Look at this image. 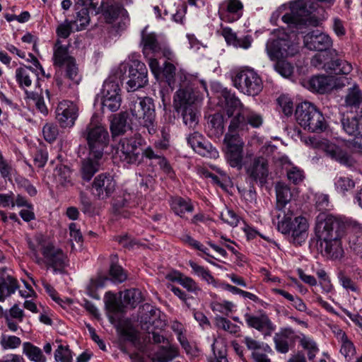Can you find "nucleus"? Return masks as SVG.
Listing matches in <instances>:
<instances>
[{"instance_id": "7ed1b4c3", "label": "nucleus", "mask_w": 362, "mask_h": 362, "mask_svg": "<svg viewBox=\"0 0 362 362\" xmlns=\"http://www.w3.org/2000/svg\"><path fill=\"white\" fill-rule=\"evenodd\" d=\"M81 136L87 141L90 155L102 158L109 145L110 136L107 127L98 120L96 115L91 117L90 122L81 132Z\"/></svg>"}, {"instance_id": "c9c22d12", "label": "nucleus", "mask_w": 362, "mask_h": 362, "mask_svg": "<svg viewBox=\"0 0 362 362\" xmlns=\"http://www.w3.org/2000/svg\"><path fill=\"white\" fill-rule=\"evenodd\" d=\"M316 110V107L309 102L298 104L295 111L296 121L300 126L305 125L308 122L313 112H315Z\"/></svg>"}, {"instance_id": "774afa93", "label": "nucleus", "mask_w": 362, "mask_h": 362, "mask_svg": "<svg viewBox=\"0 0 362 362\" xmlns=\"http://www.w3.org/2000/svg\"><path fill=\"white\" fill-rule=\"evenodd\" d=\"M116 240L122 247L129 250L132 249L137 244L135 239L131 238L128 234L117 236Z\"/></svg>"}, {"instance_id": "6ab92c4d", "label": "nucleus", "mask_w": 362, "mask_h": 362, "mask_svg": "<svg viewBox=\"0 0 362 362\" xmlns=\"http://www.w3.org/2000/svg\"><path fill=\"white\" fill-rule=\"evenodd\" d=\"M303 43L307 49L322 53L332 47V40L328 35L319 30H315L307 33L303 36Z\"/></svg>"}, {"instance_id": "58836bf2", "label": "nucleus", "mask_w": 362, "mask_h": 362, "mask_svg": "<svg viewBox=\"0 0 362 362\" xmlns=\"http://www.w3.org/2000/svg\"><path fill=\"white\" fill-rule=\"evenodd\" d=\"M53 59L55 66L62 67L75 59L69 54L68 47L61 45L60 41L57 40L54 48Z\"/></svg>"}, {"instance_id": "cd10ccee", "label": "nucleus", "mask_w": 362, "mask_h": 362, "mask_svg": "<svg viewBox=\"0 0 362 362\" xmlns=\"http://www.w3.org/2000/svg\"><path fill=\"white\" fill-rule=\"evenodd\" d=\"M145 313L141 317V325L143 329H146L148 333L151 332L149 329L151 327H158L161 323L160 320V310L152 306L150 304H145L144 305Z\"/></svg>"}, {"instance_id": "4d7b16f0", "label": "nucleus", "mask_w": 362, "mask_h": 362, "mask_svg": "<svg viewBox=\"0 0 362 362\" xmlns=\"http://www.w3.org/2000/svg\"><path fill=\"white\" fill-rule=\"evenodd\" d=\"M21 344V339L16 336H6L3 334L1 337L0 345L4 350L16 349Z\"/></svg>"}, {"instance_id": "473e14b6", "label": "nucleus", "mask_w": 362, "mask_h": 362, "mask_svg": "<svg viewBox=\"0 0 362 362\" xmlns=\"http://www.w3.org/2000/svg\"><path fill=\"white\" fill-rule=\"evenodd\" d=\"M54 176L57 182L64 187L74 185L72 170L66 164L62 163L57 164L54 170Z\"/></svg>"}, {"instance_id": "4c0bfd02", "label": "nucleus", "mask_w": 362, "mask_h": 362, "mask_svg": "<svg viewBox=\"0 0 362 362\" xmlns=\"http://www.w3.org/2000/svg\"><path fill=\"white\" fill-rule=\"evenodd\" d=\"M276 209L285 211L286 205L291 201L292 194L290 188L284 183L279 182L276 185Z\"/></svg>"}, {"instance_id": "e433bc0d", "label": "nucleus", "mask_w": 362, "mask_h": 362, "mask_svg": "<svg viewBox=\"0 0 362 362\" xmlns=\"http://www.w3.org/2000/svg\"><path fill=\"white\" fill-rule=\"evenodd\" d=\"M178 355L177 349L173 346H160L153 354V362H170Z\"/></svg>"}, {"instance_id": "4be33fe9", "label": "nucleus", "mask_w": 362, "mask_h": 362, "mask_svg": "<svg viewBox=\"0 0 362 362\" xmlns=\"http://www.w3.org/2000/svg\"><path fill=\"white\" fill-rule=\"evenodd\" d=\"M135 122L133 118L129 117L127 111H122L114 114L111 117L110 129L112 139L124 135L127 131L132 129V124Z\"/></svg>"}, {"instance_id": "338daca9", "label": "nucleus", "mask_w": 362, "mask_h": 362, "mask_svg": "<svg viewBox=\"0 0 362 362\" xmlns=\"http://www.w3.org/2000/svg\"><path fill=\"white\" fill-rule=\"evenodd\" d=\"M48 159V153L45 150L38 149L34 154V164L39 168H43Z\"/></svg>"}, {"instance_id": "6e6552de", "label": "nucleus", "mask_w": 362, "mask_h": 362, "mask_svg": "<svg viewBox=\"0 0 362 362\" xmlns=\"http://www.w3.org/2000/svg\"><path fill=\"white\" fill-rule=\"evenodd\" d=\"M233 86L240 92L249 96L257 95L263 88L261 77L249 67L236 71L232 76Z\"/></svg>"}, {"instance_id": "4468645a", "label": "nucleus", "mask_w": 362, "mask_h": 362, "mask_svg": "<svg viewBox=\"0 0 362 362\" xmlns=\"http://www.w3.org/2000/svg\"><path fill=\"white\" fill-rule=\"evenodd\" d=\"M117 182L107 173L98 175L91 184V194L98 200H106L112 197L116 190Z\"/></svg>"}, {"instance_id": "9d476101", "label": "nucleus", "mask_w": 362, "mask_h": 362, "mask_svg": "<svg viewBox=\"0 0 362 362\" xmlns=\"http://www.w3.org/2000/svg\"><path fill=\"white\" fill-rule=\"evenodd\" d=\"M145 139L140 134L120 139L117 152L121 160L127 164L139 165L142 163V147L146 146Z\"/></svg>"}, {"instance_id": "09e8293b", "label": "nucleus", "mask_w": 362, "mask_h": 362, "mask_svg": "<svg viewBox=\"0 0 362 362\" xmlns=\"http://www.w3.org/2000/svg\"><path fill=\"white\" fill-rule=\"evenodd\" d=\"M78 200L82 212L84 214L88 215L90 216H93L95 214V207L89 196L86 193L81 192L79 194Z\"/></svg>"}, {"instance_id": "a878e982", "label": "nucleus", "mask_w": 362, "mask_h": 362, "mask_svg": "<svg viewBox=\"0 0 362 362\" xmlns=\"http://www.w3.org/2000/svg\"><path fill=\"white\" fill-rule=\"evenodd\" d=\"M187 144L202 156H211L216 153L211 144L204 139L203 136L198 132H194L187 138Z\"/></svg>"}, {"instance_id": "5fc2aeb1", "label": "nucleus", "mask_w": 362, "mask_h": 362, "mask_svg": "<svg viewBox=\"0 0 362 362\" xmlns=\"http://www.w3.org/2000/svg\"><path fill=\"white\" fill-rule=\"evenodd\" d=\"M340 353L344 356L346 361H349L356 354V349L354 344L349 339L347 336H344L341 341Z\"/></svg>"}, {"instance_id": "a18cd8bd", "label": "nucleus", "mask_w": 362, "mask_h": 362, "mask_svg": "<svg viewBox=\"0 0 362 362\" xmlns=\"http://www.w3.org/2000/svg\"><path fill=\"white\" fill-rule=\"evenodd\" d=\"M117 255H111L110 275L115 282L122 283L127 279V274L122 267L117 264Z\"/></svg>"}, {"instance_id": "20e7f679", "label": "nucleus", "mask_w": 362, "mask_h": 362, "mask_svg": "<svg viewBox=\"0 0 362 362\" xmlns=\"http://www.w3.org/2000/svg\"><path fill=\"white\" fill-rule=\"evenodd\" d=\"M198 100V92L191 86L180 88L174 96L175 109L181 114L185 124L189 128H194L199 122Z\"/></svg>"}, {"instance_id": "423d86ee", "label": "nucleus", "mask_w": 362, "mask_h": 362, "mask_svg": "<svg viewBox=\"0 0 362 362\" xmlns=\"http://www.w3.org/2000/svg\"><path fill=\"white\" fill-rule=\"evenodd\" d=\"M129 110L135 122L146 127L150 134L156 132L155 105L151 98H138L136 100H132Z\"/></svg>"}, {"instance_id": "39448f33", "label": "nucleus", "mask_w": 362, "mask_h": 362, "mask_svg": "<svg viewBox=\"0 0 362 362\" xmlns=\"http://www.w3.org/2000/svg\"><path fill=\"white\" fill-rule=\"evenodd\" d=\"M293 212L288 209V211H283V216L279 214L277 228L279 231L285 235H291L293 243L301 245L308 237V224L305 218L303 216L295 217L292 220Z\"/></svg>"}, {"instance_id": "72a5a7b5", "label": "nucleus", "mask_w": 362, "mask_h": 362, "mask_svg": "<svg viewBox=\"0 0 362 362\" xmlns=\"http://www.w3.org/2000/svg\"><path fill=\"white\" fill-rule=\"evenodd\" d=\"M223 9L226 12L228 22L239 20L243 13V4L240 0H225Z\"/></svg>"}, {"instance_id": "37998d69", "label": "nucleus", "mask_w": 362, "mask_h": 362, "mask_svg": "<svg viewBox=\"0 0 362 362\" xmlns=\"http://www.w3.org/2000/svg\"><path fill=\"white\" fill-rule=\"evenodd\" d=\"M23 353L34 362H46V358L42 350L30 342H24L23 344Z\"/></svg>"}, {"instance_id": "680f3d73", "label": "nucleus", "mask_w": 362, "mask_h": 362, "mask_svg": "<svg viewBox=\"0 0 362 362\" xmlns=\"http://www.w3.org/2000/svg\"><path fill=\"white\" fill-rule=\"evenodd\" d=\"M220 218L224 223L233 227L237 226L239 223L238 216L231 209H226V211L221 212Z\"/></svg>"}, {"instance_id": "49530a36", "label": "nucleus", "mask_w": 362, "mask_h": 362, "mask_svg": "<svg viewBox=\"0 0 362 362\" xmlns=\"http://www.w3.org/2000/svg\"><path fill=\"white\" fill-rule=\"evenodd\" d=\"M29 249L32 251L33 257L35 258L36 262L40 264L41 258L38 255V247H40L42 250L46 247V240L42 234H37L33 240L28 238L27 240Z\"/></svg>"}, {"instance_id": "79ce46f5", "label": "nucleus", "mask_w": 362, "mask_h": 362, "mask_svg": "<svg viewBox=\"0 0 362 362\" xmlns=\"http://www.w3.org/2000/svg\"><path fill=\"white\" fill-rule=\"evenodd\" d=\"M172 209L175 214L182 217L186 213H191L194 210V206L189 199H185L182 197H175L172 200Z\"/></svg>"}, {"instance_id": "5701e85b", "label": "nucleus", "mask_w": 362, "mask_h": 362, "mask_svg": "<svg viewBox=\"0 0 362 362\" xmlns=\"http://www.w3.org/2000/svg\"><path fill=\"white\" fill-rule=\"evenodd\" d=\"M244 318L249 327L262 332L264 337L270 336L276 328L265 313H262L259 315H253L246 313L244 315Z\"/></svg>"}, {"instance_id": "dca6fc26", "label": "nucleus", "mask_w": 362, "mask_h": 362, "mask_svg": "<svg viewBox=\"0 0 362 362\" xmlns=\"http://www.w3.org/2000/svg\"><path fill=\"white\" fill-rule=\"evenodd\" d=\"M246 173L252 182H259L261 186L267 183L269 175V164L263 156L255 157L246 168Z\"/></svg>"}, {"instance_id": "0eeeda50", "label": "nucleus", "mask_w": 362, "mask_h": 362, "mask_svg": "<svg viewBox=\"0 0 362 362\" xmlns=\"http://www.w3.org/2000/svg\"><path fill=\"white\" fill-rule=\"evenodd\" d=\"M311 64L330 75H347L353 69L349 62L338 57L335 50L329 51V54H316L311 59Z\"/></svg>"}, {"instance_id": "1a4fd4ad", "label": "nucleus", "mask_w": 362, "mask_h": 362, "mask_svg": "<svg viewBox=\"0 0 362 362\" xmlns=\"http://www.w3.org/2000/svg\"><path fill=\"white\" fill-rule=\"evenodd\" d=\"M243 133L239 129H230L229 125L223 139L226 159L231 167L238 169L243 167L244 142L240 136Z\"/></svg>"}, {"instance_id": "f03ea898", "label": "nucleus", "mask_w": 362, "mask_h": 362, "mask_svg": "<svg viewBox=\"0 0 362 362\" xmlns=\"http://www.w3.org/2000/svg\"><path fill=\"white\" fill-rule=\"evenodd\" d=\"M288 32L283 28L274 30L266 44L269 59L276 61L274 64L275 71L285 78L292 75L293 67L290 63L280 59L294 56L298 52V43L293 38L298 34H302L292 32L288 28Z\"/></svg>"}, {"instance_id": "393cba45", "label": "nucleus", "mask_w": 362, "mask_h": 362, "mask_svg": "<svg viewBox=\"0 0 362 362\" xmlns=\"http://www.w3.org/2000/svg\"><path fill=\"white\" fill-rule=\"evenodd\" d=\"M324 151L328 157L344 166L350 168L354 166L356 163L354 158L346 151L334 144H325Z\"/></svg>"}, {"instance_id": "3c124183", "label": "nucleus", "mask_w": 362, "mask_h": 362, "mask_svg": "<svg viewBox=\"0 0 362 362\" xmlns=\"http://www.w3.org/2000/svg\"><path fill=\"white\" fill-rule=\"evenodd\" d=\"M337 191L344 194L355 187L354 181L349 177H339L334 182Z\"/></svg>"}, {"instance_id": "603ef678", "label": "nucleus", "mask_w": 362, "mask_h": 362, "mask_svg": "<svg viewBox=\"0 0 362 362\" xmlns=\"http://www.w3.org/2000/svg\"><path fill=\"white\" fill-rule=\"evenodd\" d=\"M123 300L124 303L135 308L142 300L141 293L139 289H129L124 292Z\"/></svg>"}, {"instance_id": "b1692460", "label": "nucleus", "mask_w": 362, "mask_h": 362, "mask_svg": "<svg viewBox=\"0 0 362 362\" xmlns=\"http://www.w3.org/2000/svg\"><path fill=\"white\" fill-rule=\"evenodd\" d=\"M140 47L145 57L158 56L162 49V43L159 42L156 33H148L145 27L141 33Z\"/></svg>"}, {"instance_id": "bf43d9fd", "label": "nucleus", "mask_w": 362, "mask_h": 362, "mask_svg": "<svg viewBox=\"0 0 362 362\" xmlns=\"http://www.w3.org/2000/svg\"><path fill=\"white\" fill-rule=\"evenodd\" d=\"M181 240L186 244H188L193 248L202 252L204 254L207 255L208 257H213L211 255H209L208 252V249L204 246L198 240L194 239L191 235L188 234L184 235Z\"/></svg>"}, {"instance_id": "0e129e2a", "label": "nucleus", "mask_w": 362, "mask_h": 362, "mask_svg": "<svg viewBox=\"0 0 362 362\" xmlns=\"http://www.w3.org/2000/svg\"><path fill=\"white\" fill-rule=\"evenodd\" d=\"M278 104L281 108L283 113L286 116H291L293 111V104L291 99L285 96H280L277 99Z\"/></svg>"}, {"instance_id": "69168bd1", "label": "nucleus", "mask_w": 362, "mask_h": 362, "mask_svg": "<svg viewBox=\"0 0 362 362\" xmlns=\"http://www.w3.org/2000/svg\"><path fill=\"white\" fill-rule=\"evenodd\" d=\"M287 177L290 182L294 185H298L304 178L303 171L297 167H292L287 170Z\"/></svg>"}, {"instance_id": "de8ad7c7", "label": "nucleus", "mask_w": 362, "mask_h": 362, "mask_svg": "<svg viewBox=\"0 0 362 362\" xmlns=\"http://www.w3.org/2000/svg\"><path fill=\"white\" fill-rule=\"evenodd\" d=\"M345 102L347 106L358 108L362 103V93L356 84L348 89Z\"/></svg>"}, {"instance_id": "a211bd4d", "label": "nucleus", "mask_w": 362, "mask_h": 362, "mask_svg": "<svg viewBox=\"0 0 362 362\" xmlns=\"http://www.w3.org/2000/svg\"><path fill=\"white\" fill-rule=\"evenodd\" d=\"M42 255L47 265L53 268L54 272L62 273L68 266L69 259L62 250L55 247L52 244H47L43 247Z\"/></svg>"}, {"instance_id": "864d4df0", "label": "nucleus", "mask_w": 362, "mask_h": 362, "mask_svg": "<svg viewBox=\"0 0 362 362\" xmlns=\"http://www.w3.org/2000/svg\"><path fill=\"white\" fill-rule=\"evenodd\" d=\"M216 326L223 329L230 334H236L240 331V327L232 323L229 320L221 316H217L215 318Z\"/></svg>"}, {"instance_id": "052dcab7", "label": "nucleus", "mask_w": 362, "mask_h": 362, "mask_svg": "<svg viewBox=\"0 0 362 362\" xmlns=\"http://www.w3.org/2000/svg\"><path fill=\"white\" fill-rule=\"evenodd\" d=\"M45 139L51 143L54 141L59 134L58 127L53 124H46L42 129Z\"/></svg>"}, {"instance_id": "ddd939ff", "label": "nucleus", "mask_w": 362, "mask_h": 362, "mask_svg": "<svg viewBox=\"0 0 362 362\" xmlns=\"http://www.w3.org/2000/svg\"><path fill=\"white\" fill-rule=\"evenodd\" d=\"M101 108L103 112L117 111L122 104L121 88L118 82L106 80L101 90Z\"/></svg>"}, {"instance_id": "6e6d98bb", "label": "nucleus", "mask_w": 362, "mask_h": 362, "mask_svg": "<svg viewBox=\"0 0 362 362\" xmlns=\"http://www.w3.org/2000/svg\"><path fill=\"white\" fill-rule=\"evenodd\" d=\"M66 65V76L74 83L78 84L81 76L78 74V68L76 63V59L65 64Z\"/></svg>"}, {"instance_id": "8fccbe9b", "label": "nucleus", "mask_w": 362, "mask_h": 362, "mask_svg": "<svg viewBox=\"0 0 362 362\" xmlns=\"http://www.w3.org/2000/svg\"><path fill=\"white\" fill-rule=\"evenodd\" d=\"M72 354L68 345L60 344L54 351V360L56 362H73Z\"/></svg>"}, {"instance_id": "bb28decb", "label": "nucleus", "mask_w": 362, "mask_h": 362, "mask_svg": "<svg viewBox=\"0 0 362 362\" xmlns=\"http://www.w3.org/2000/svg\"><path fill=\"white\" fill-rule=\"evenodd\" d=\"M74 9L76 21L79 22L80 26L83 28L89 23L90 15L96 16L99 14V4L96 5L95 8V6L89 4L87 1L78 0Z\"/></svg>"}, {"instance_id": "e2e57ef3", "label": "nucleus", "mask_w": 362, "mask_h": 362, "mask_svg": "<svg viewBox=\"0 0 362 362\" xmlns=\"http://www.w3.org/2000/svg\"><path fill=\"white\" fill-rule=\"evenodd\" d=\"M177 339L187 354L192 356H197L198 355L199 350L195 346L190 345L182 332H179Z\"/></svg>"}, {"instance_id": "9b49d317", "label": "nucleus", "mask_w": 362, "mask_h": 362, "mask_svg": "<svg viewBox=\"0 0 362 362\" xmlns=\"http://www.w3.org/2000/svg\"><path fill=\"white\" fill-rule=\"evenodd\" d=\"M99 13H101L105 23L112 24L119 20L114 26L117 31L125 30L129 23V16L122 4L111 0H103L99 4Z\"/></svg>"}, {"instance_id": "aec40b11", "label": "nucleus", "mask_w": 362, "mask_h": 362, "mask_svg": "<svg viewBox=\"0 0 362 362\" xmlns=\"http://www.w3.org/2000/svg\"><path fill=\"white\" fill-rule=\"evenodd\" d=\"M55 113L56 119L61 127H71L78 117V108L72 102L64 100L59 103Z\"/></svg>"}, {"instance_id": "c03bdc74", "label": "nucleus", "mask_w": 362, "mask_h": 362, "mask_svg": "<svg viewBox=\"0 0 362 362\" xmlns=\"http://www.w3.org/2000/svg\"><path fill=\"white\" fill-rule=\"evenodd\" d=\"M293 332L290 329L282 330L280 333H276L274 337L275 348L281 354H286L289 350L288 337Z\"/></svg>"}, {"instance_id": "412c9836", "label": "nucleus", "mask_w": 362, "mask_h": 362, "mask_svg": "<svg viewBox=\"0 0 362 362\" xmlns=\"http://www.w3.org/2000/svg\"><path fill=\"white\" fill-rule=\"evenodd\" d=\"M218 103L230 119L245 107L235 93L226 88L221 90Z\"/></svg>"}, {"instance_id": "13d9d810", "label": "nucleus", "mask_w": 362, "mask_h": 362, "mask_svg": "<svg viewBox=\"0 0 362 362\" xmlns=\"http://www.w3.org/2000/svg\"><path fill=\"white\" fill-rule=\"evenodd\" d=\"M175 66L172 63L167 62L164 63V66L161 69L160 74H162L170 86L175 83Z\"/></svg>"}, {"instance_id": "ea45409f", "label": "nucleus", "mask_w": 362, "mask_h": 362, "mask_svg": "<svg viewBox=\"0 0 362 362\" xmlns=\"http://www.w3.org/2000/svg\"><path fill=\"white\" fill-rule=\"evenodd\" d=\"M354 233L349 238L350 249L362 258V226L357 222L353 223Z\"/></svg>"}, {"instance_id": "f257e3e1", "label": "nucleus", "mask_w": 362, "mask_h": 362, "mask_svg": "<svg viewBox=\"0 0 362 362\" xmlns=\"http://www.w3.org/2000/svg\"><path fill=\"white\" fill-rule=\"evenodd\" d=\"M346 223L331 214H320L317 217L315 228L322 253L332 259H339L344 254L341 238L345 235Z\"/></svg>"}, {"instance_id": "c85d7f7f", "label": "nucleus", "mask_w": 362, "mask_h": 362, "mask_svg": "<svg viewBox=\"0 0 362 362\" xmlns=\"http://www.w3.org/2000/svg\"><path fill=\"white\" fill-rule=\"evenodd\" d=\"M206 131L208 136L214 139H219L223 134L225 124L224 117L221 113L216 112L209 116Z\"/></svg>"}, {"instance_id": "2eb2a0df", "label": "nucleus", "mask_w": 362, "mask_h": 362, "mask_svg": "<svg viewBox=\"0 0 362 362\" xmlns=\"http://www.w3.org/2000/svg\"><path fill=\"white\" fill-rule=\"evenodd\" d=\"M127 89L135 91L148 83V70L144 63L135 60L128 65Z\"/></svg>"}, {"instance_id": "f3484780", "label": "nucleus", "mask_w": 362, "mask_h": 362, "mask_svg": "<svg viewBox=\"0 0 362 362\" xmlns=\"http://www.w3.org/2000/svg\"><path fill=\"white\" fill-rule=\"evenodd\" d=\"M341 126L348 135L354 137L352 147L362 153V117H343Z\"/></svg>"}, {"instance_id": "f704fd0d", "label": "nucleus", "mask_w": 362, "mask_h": 362, "mask_svg": "<svg viewBox=\"0 0 362 362\" xmlns=\"http://www.w3.org/2000/svg\"><path fill=\"white\" fill-rule=\"evenodd\" d=\"M327 122L321 112L317 109L313 112L311 118L305 125H301L304 129L310 132L320 133L327 129Z\"/></svg>"}, {"instance_id": "c756f323", "label": "nucleus", "mask_w": 362, "mask_h": 362, "mask_svg": "<svg viewBox=\"0 0 362 362\" xmlns=\"http://www.w3.org/2000/svg\"><path fill=\"white\" fill-rule=\"evenodd\" d=\"M101 159L92 156L89 153L88 157L82 161L80 173L83 181H90L94 175L100 170Z\"/></svg>"}, {"instance_id": "7c9ffc66", "label": "nucleus", "mask_w": 362, "mask_h": 362, "mask_svg": "<svg viewBox=\"0 0 362 362\" xmlns=\"http://www.w3.org/2000/svg\"><path fill=\"white\" fill-rule=\"evenodd\" d=\"M34 78L38 79V74L30 66H21L16 70V79L21 88L30 87Z\"/></svg>"}, {"instance_id": "f8f14e48", "label": "nucleus", "mask_w": 362, "mask_h": 362, "mask_svg": "<svg viewBox=\"0 0 362 362\" xmlns=\"http://www.w3.org/2000/svg\"><path fill=\"white\" fill-rule=\"evenodd\" d=\"M263 122V116L260 113L245 106L230 119V129L247 132L250 127L258 129L262 125Z\"/></svg>"}, {"instance_id": "2f4dec72", "label": "nucleus", "mask_w": 362, "mask_h": 362, "mask_svg": "<svg viewBox=\"0 0 362 362\" xmlns=\"http://www.w3.org/2000/svg\"><path fill=\"white\" fill-rule=\"evenodd\" d=\"M308 88L313 92L327 93L333 88V79L325 75L314 76L308 81Z\"/></svg>"}, {"instance_id": "a19ab883", "label": "nucleus", "mask_w": 362, "mask_h": 362, "mask_svg": "<svg viewBox=\"0 0 362 362\" xmlns=\"http://www.w3.org/2000/svg\"><path fill=\"white\" fill-rule=\"evenodd\" d=\"M18 288L17 280L10 275L0 283V301H4L6 296H10Z\"/></svg>"}]
</instances>
